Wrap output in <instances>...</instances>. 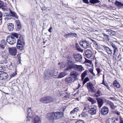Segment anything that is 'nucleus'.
Masks as SVG:
<instances>
[{
  "mask_svg": "<svg viewBox=\"0 0 123 123\" xmlns=\"http://www.w3.org/2000/svg\"><path fill=\"white\" fill-rule=\"evenodd\" d=\"M74 56L75 60L78 62H81L82 59V56L79 54H74Z\"/></svg>",
  "mask_w": 123,
  "mask_h": 123,
  "instance_id": "nucleus-10",
  "label": "nucleus"
},
{
  "mask_svg": "<svg viewBox=\"0 0 123 123\" xmlns=\"http://www.w3.org/2000/svg\"><path fill=\"white\" fill-rule=\"evenodd\" d=\"M7 27L9 31H12L14 28L13 25L12 23H9L7 24Z\"/></svg>",
  "mask_w": 123,
  "mask_h": 123,
  "instance_id": "nucleus-23",
  "label": "nucleus"
},
{
  "mask_svg": "<svg viewBox=\"0 0 123 123\" xmlns=\"http://www.w3.org/2000/svg\"><path fill=\"white\" fill-rule=\"evenodd\" d=\"M97 71V72L98 74H99L102 71V70H101L99 68H97L96 69Z\"/></svg>",
  "mask_w": 123,
  "mask_h": 123,
  "instance_id": "nucleus-46",
  "label": "nucleus"
},
{
  "mask_svg": "<svg viewBox=\"0 0 123 123\" xmlns=\"http://www.w3.org/2000/svg\"><path fill=\"white\" fill-rule=\"evenodd\" d=\"M83 2L86 4H88L89 3V2L88 1V0H82Z\"/></svg>",
  "mask_w": 123,
  "mask_h": 123,
  "instance_id": "nucleus-55",
  "label": "nucleus"
},
{
  "mask_svg": "<svg viewBox=\"0 0 123 123\" xmlns=\"http://www.w3.org/2000/svg\"><path fill=\"white\" fill-rule=\"evenodd\" d=\"M15 26H16L17 30L19 31L21 29V25L20 22L18 20H16L15 21Z\"/></svg>",
  "mask_w": 123,
  "mask_h": 123,
  "instance_id": "nucleus-11",
  "label": "nucleus"
},
{
  "mask_svg": "<svg viewBox=\"0 0 123 123\" xmlns=\"http://www.w3.org/2000/svg\"><path fill=\"white\" fill-rule=\"evenodd\" d=\"M70 76L75 80L77 76L79 75V73L75 71H72L71 72Z\"/></svg>",
  "mask_w": 123,
  "mask_h": 123,
  "instance_id": "nucleus-13",
  "label": "nucleus"
},
{
  "mask_svg": "<svg viewBox=\"0 0 123 123\" xmlns=\"http://www.w3.org/2000/svg\"><path fill=\"white\" fill-rule=\"evenodd\" d=\"M4 19L6 21L10 19H11V15L9 13H5L4 15Z\"/></svg>",
  "mask_w": 123,
  "mask_h": 123,
  "instance_id": "nucleus-28",
  "label": "nucleus"
},
{
  "mask_svg": "<svg viewBox=\"0 0 123 123\" xmlns=\"http://www.w3.org/2000/svg\"><path fill=\"white\" fill-rule=\"evenodd\" d=\"M87 70H86L82 74L81 76L82 80H83L85 76L87 75Z\"/></svg>",
  "mask_w": 123,
  "mask_h": 123,
  "instance_id": "nucleus-35",
  "label": "nucleus"
},
{
  "mask_svg": "<svg viewBox=\"0 0 123 123\" xmlns=\"http://www.w3.org/2000/svg\"><path fill=\"white\" fill-rule=\"evenodd\" d=\"M54 118L55 119H59L63 116L64 113L63 112H54Z\"/></svg>",
  "mask_w": 123,
  "mask_h": 123,
  "instance_id": "nucleus-7",
  "label": "nucleus"
},
{
  "mask_svg": "<svg viewBox=\"0 0 123 123\" xmlns=\"http://www.w3.org/2000/svg\"><path fill=\"white\" fill-rule=\"evenodd\" d=\"M89 113L87 111H83L81 114L82 117H85L86 118H88L90 117Z\"/></svg>",
  "mask_w": 123,
  "mask_h": 123,
  "instance_id": "nucleus-19",
  "label": "nucleus"
},
{
  "mask_svg": "<svg viewBox=\"0 0 123 123\" xmlns=\"http://www.w3.org/2000/svg\"><path fill=\"white\" fill-rule=\"evenodd\" d=\"M89 78L86 77L84 80L83 82V85H84L87 81H89Z\"/></svg>",
  "mask_w": 123,
  "mask_h": 123,
  "instance_id": "nucleus-43",
  "label": "nucleus"
},
{
  "mask_svg": "<svg viewBox=\"0 0 123 123\" xmlns=\"http://www.w3.org/2000/svg\"><path fill=\"white\" fill-rule=\"evenodd\" d=\"M106 32L107 33H108L109 35L110 36H112L115 35V32L112 30H106Z\"/></svg>",
  "mask_w": 123,
  "mask_h": 123,
  "instance_id": "nucleus-26",
  "label": "nucleus"
},
{
  "mask_svg": "<svg viewBox=\"0 0 123 123\" xmlns=\"http://www.w3.org/2000/svg\"><path fill=\"white\" fill-rule=\"evenodd\" d=\"M75 68H77L78 70L81 71L83 69V68L81 65H76L74 66Z\"/></svg>",
  "mask_w": 123,
  "mask_h": 123,
  "instance_id": "nucleus-32",
  "label": "nucleus"
},
{
  "mask_svg": "<svg viewBox=\"0 0 123 123\" xmlns=\"http://www.w3.org/2000/svg\"><path fill=\"white\" fill-rule=\"evenodd\" d=\"M114 86L117 88H119L120 87V84L116 80H115L113 83Z\"/></svg>",
  "mask_w": 123,
  "mask_h": 123,
  "instance_id": "nucleus-34",
  "label": "nucleus"
},
{
  "mask_svg": "<svg viewBox=\"0 0 123 123\" xmlns=\"http://www.w3.org/2000/svg\"><path fill=\"white\" fill-rule=\"evenodd\" d=\"M103 35L104 37V38L108 40V36L107 34H103Z\"/></svg>",
  "mask_w": 123,
  "mask_h": 123,
  "instance_id": "nucleus-45",
  "label": "nucleus"
},
{
  "mask_svg": "<svg viewBox=\"0 0 123 123\" xmlns=\"http://www.w3.org/2000/svg\"><path fill=\"white\" fill-rule=\"evenodd\" d=\"M68 70H64V71L61 73L58 76V78H62L68 74L67 71Z\"/></svg>",
  "mask_w": 123,
  "mask_h": 123,
  "instance_id": "nucleus-12",
  "label": "nucleus"
},
{
  "mask_svg": "<svg viewBox=\"0 0 123 123\" xmlns=\"http://www.w3.org/2000/svg\"><path fill=\"white\" fill-rule=\"evenodd\" d=\"M17 57L18 59L21 58L20 54H18L17 55Z\"/></svg>",
  "mask_w": 123,
  "mask_h": 123,
  "instance_id": "nucleus-63",
  "label": "nucleus"
},
{
  "mask_svg": "<svg viewBox=\"0 0 123 123\" xmlns=\"http://www.w3.org/2000/svg\"><path fill=\"white\" fill-rule=\"evenodd\" d=\"M88 100L89 101L91 102L92 104H94L96 103V100L91 98H88Z\"/></svg>",
  "mask_w": 123,
  "mask_h": 123,
  "instance_id": "nucleus-38",
  "label": "nucleus"
},
{
  "mask_svg": "<svg viewBox=\"0 0 123 123\" xmlns=\"http://www.w3.org/2000/svg\"><path fill=\"white\" fill-rule=\"evenodd\" d=\"M1 64H0V70H2L3 67H2V66L1 65Z\"/></svg>",
  "mask_w": 123,
  "mask_h": 123,
  "instance_id": "nucleus-61",
  "label": "nucleus"
},
{
  "mask_svg": "<svg viewBox=\"0 0 123 123\" xmlns=\"http://www.w3.org/2000/svg\"><path fill=\"white\" fill-rule=\"evenodd\" d=\"M87 87L89 91L92 92H94L95 90L94 88V87L93 85L90 82L87 83Z\"/></svg>",
  "mask_w": 123,
  "mask_h": 123,
  "instance_id": "nucleus-6",
  "label": "nucleus"
},
{
  "mask_svg": "<svg viewBox=\"0 0 123 123\" xmlns=\"http://www.w3.org/2000/svg\"><path fill=\"white\" fill-rule=\"evenodd\" d=\"M52 27H50L48 30L50 32H52Z\"/></svg>",
  "mask_w": 123,
  "mask_h": 123,
  "instance_id": "nucleus-57",
  "label": "nucleus"
},
{
  "mask_svg": "<svg viewBox=\"0 0 123 123\" xmlns=\"http://www.w3.org/2000/svg\"><path fill=\"white\" fill-rule=\"evenodd\" d=\"M40 101L42 103L47 104L46 97L41 98L40 99Z\"/></svg>",
  "mask_w": 123,
  "mask_h": 123,
  "instance_id": "nucleus-36",
  "label": "nucleus"
},
{
  "mask_svg": "<svg viewBox=\"0 0 123 123\" xmlns=\"http://www.w3.org/2000/svg\"><path fill=\"white\" fill-rule=\"evenodd\" d=\"M115 4L118 7L120 8H121L123 6V4L118 1H116Z\"/></svg>",
  "mask_w": 123,
  "mask_h": 123,
  "instance_id": "nucleus-30",
  "label": "nucleus"
},
{
  "mask_svg": "<svg viewBox=\"0 0 123 123\" xmlns=\"http://www.w3.org/2000/svg\"><path fill=\"white\" fill-rule=\"evenodd\" d=\"M9 13L11 15V16H12L16 18H18V16L17 15L16 13L14 12H13L10 9H9Z\"/></svg>",
  "mask_w": 123,
  "mask_h": 123,
  "instance_id": "nucleus-22",
  "label": "nucleus"
},
{
  "mask_svg": "<svg viewBox=\"0 0 123 123\" xmlns=\"http://www.w3.org/2000/svg\"><path fill=\"white\" fill-rule=\"evenodd\" d=\"M109 111V109L107 107L104 106L101 109V113L103 115H106L108 113Z\"/></svg>",
  "mask_w": 123,
  "mask_h": 123,
  "instance_id": "nucleus-9",
  "label": "nucleus"
},
{
  "mask_svg": "<svg viewBox=\"0 0 123 123\" xmlns=\"http://www.w3.org/2000/svg\"><path fill=\"white\" fill-rule=\"evenodd\" d=\"M7 42L10 44L12 45L15 44L16 42V39L15 37L12 36H8L6 38Z\"/></svg>",
  "mask_w": 123,
  "mask_h": 123,
  "instance_id": "nucleus-4",
  "label": "nucleus"
},
{
  "mask_svg": "<svg viewBox=\"0 0 123 123\" xmlns=\"http://www.w3.org/2000/svg\"><path fill=\"white\" fill-rule=\"evenodd\" d=\"M85 62L86 63H89L91 64L92 63V62L91 61L87 59H86V60Z\"/></svg>",
  "mask_w": 123,
  "mask_h": 123,
  "instance_id": "nucleus-48",
  "label": "nucleus"
},
{
  "mask_svg": "<svg viewBox=\"0 0 123 123\" xmlns=\"http://www.w3.org/2000/svg\"><path fill=\"white\" fill-rule=\"evenodd\" d=\"M33 123H41V121L39 117L36 116L35 117L33 121Z\"/></svg>",
  "mask_w": 123,
  "mask_h": 123,
  "instance_id": "nucleus-20",
  "label": "nucleus"
},
{
  "mask_svg": "<svg viewBox=\"0 0 123 123\" xmlns=\"http://www.w3.org/2000/svg\"><path fill=\"white\" fill-rule=\"evenodd\" d=\"M110 121H111L110 119L107 120L106 121V123H110Z\"/></svg>",
  "mask_w": 123,
  "mask_h": 123,
  "instance_id": "nucleus-58",
  "label": "nucleus"
},
{
  "mask_svg": "<svg viewBox=\"0 0 123 123\" xmlns=\"http://www.w3.org/2000/svg\"><path fill=\"white\" fill-rule=\"evenodd\" d=\"M9 65V67H10L11 66H12V63L11 62H10L8 63Z\"/></svg>",
  "mask_w": 123,
  "mask_h": 123,
  "instance_id": "nucleus-62",
  "label": "nucleus"
},
{
  "mask_svg": "<svg viewBox=\"0 0 123 123\" xmlns=\"http://www.w3.org/2000/svg\"><path fill=\"white\" fill-rule=\"evenodd\" d=\"M2 12L0 11V21H1V22L2 21Z\"/></svg>",
  "mask_w": 123,
  "mask_h": 123,
  "instance_id": "nucleus-52",
  "label": "nucleus"
},
{
  "mask_svg": "<svg viewBox=\"0 0 123 123\" xmlns=\"http://www.w3.org/2000/svg\"><path fill=\"white\" fill-rule=\"evenodd\" d=\"M98 106L99 108H100L102 106L103 103L101 101L98 100Z\"/></svg>",
  "mask_w": 123,
  "mask_h": 123,
  "instance_id": "nucleus-42",
  "label": "nucleus"
},
{
  "mask_svg": "<svg viewBox=\"0 0 123 123\" xmlns=\"http://www.w3.org/2000/svg\"><path fill=\"white\" fill-rule=\"evenodd\" d=\"M75 123H84L83 121L79 120L77 121Z\"/></svg>",
  "mask_w": 123,
  "mask_h": 123,
  "instance_id": "nucleus-51",
  "label": "nucleus"
},
{
  "mask_svg": "<svg viewBox=\"0 0 123 123\" xmlns=\"http://www.w3.org/2000/svg\"><path fill=\"white\" fill-rule=\"evenodd\" d=\"M66 65H67V66H68V65L66 63L65 64V65H64L63 64H62L60 66L61 68L62 69V68H64L66 69L65 70H67V68H66V67H65Z\"/></svg>",
  "mask_w": 123,
  "mask_h": 123,
  "instance_id": "nucleus-44",
  "label": "nucleus"
},
{
  "mask_svg": "<svg viewBox=\"0 0 123 123\" xmlns=\"http://www.w3.org/2000/svg\"><path fill=\"white\" fill-rule=\"evenodd\" d=\"M118 120V118H115L110 119L112 123H117L119 122Z\"/></svg>",
  "mask_w": 123,
  "mask_h": 123,
  "instance_id": "nucleus-33",
  "label": "nucleus"
},
{
  "mask_svg": "<svg viewBox=\"0 0 123 123\" xmlns=\"http://www.w3.org/2000/svg\"><path fill=\"white\" fill-rule=\"evenodd\" d=\"M55 70H48L46 71L44 74V77L45 79H48L55 74Z\"/></svg>",
  "mask_w": 123,
  "mask_h": 123,
  "instance_id": "nucleus-1",
  "label": "nucleus"
},
{
  "mask_svg": "<svg viewBox=\"0 0 123 123\" xmlns=\"http://www.w3.org/2000/svg\"><path fill=\"white\" fill-rule=\"evenodd\" d=\"M100 1L98 0H90V2L92 4H95L96 3H98Z\"/></svg>",
  "mask_w": 123,
  "mask_h": 123,
  "instance_id": "nucleus-40",
  "label": "nucleus"
},
{
  "mask_svg": "<svg viewBox=\"0 0 123 123\" xmlns=\"http://www.w3.org/2000/svg\"><path fill=\"white\" fill-rule=\"evenodd\" d=\"M79 108L78 107H77L74 108L73 110L75 112L79 110Z\"/></svg>",
  "mask_w": 123,
  "mask_h": 123,
  "instance_id": "nucleus-49",
  "label": "nucleus"
},
{
  "mask_svg": "<svg viewBox=\"0 0 123 123\" xmlns=\"http://www.w3.org/2000/svg\"><path fill=\"white\" fill-rule=\"evenodd\" d=\"M89 71L94 76H95V74L94 73L92 69H90L89 70Z\"/></svg>",
  "mask_w": 123,
  "mask_h": 123,
  "instance_id": "nucleus-53",
  "label": "nucleus"
},
{
  "mask_svg": "<svg viewBox=\"0 0 123 123\" xmlns=\"http://www.w3.org/2000/svg\"><path fill=\"white\" fill-rule=\"evenodd\" d=\"M119 123H123V118L121 117H119Z\"/></svg>",
  "mask_w": 123,
  "mask_h": 123,
  "instance_id": "nucleus-47",
  "label": "nucleus"
},
{
  "mask_svg": "<svg viewBox=\"0 0 123 123\" xmlns=\"http://www.w3.org/2000/svg\"><path fill=\"white\" fill-rule=\"evenodd\" d=\"M10 36H12V37H15L17 38H18L19 37L18 34L17 33L14 32L12 33H11V35H10Z\"/></svg>",
  "mask_w": 123,
  "mask_h": 123,
  "instance_id": "nucleus-37",
  "label": "nucleus"
},
{
  "mask_svg": "<svg viewBox=\"0 0 123 123\" xmlns=\"http://www.w3.org/2000/svg\"><path fill=\"white\" fill-rule=\"evenodd\" d=\"M46 117L50 120L55 119L54 112L47 113L46 115Z\"/></svg>",
  "mask_w": 123,
  "mask_h": 123,
  "instance_id": "nucleus-14",
  "label": "nucleus"
},
{
  "mask_svg": "<svg viewBox=\"0 0 123 123\" xmlns=\"http://www.w3.org/2000/svg\"><path fill=\"white\" fill-rule=\"evenodd\" d=\"M80 46L84 48H87L90 47V45L88 42L85 40H82L80 42Z\"/></svg>",
  "mask_w": 123,
  "mask_h": 123,
  "instance_id": "nucleus-3",
  "label": "nucleus"
},
{
  "mask_svg": "<svg viewBox=\"0 0 123 123\" xmlns=\"http://www.w3.org/2000/svg\"><path fill=\"white\" fill-rule=\"evenodd\" d=\"M104 49L109 54H110L112 53V50L107 47H105Z\"/></svg>",
  "mask_w": 123,
  "mask_h": 123,
  "instance_id": "nucleus-25",
  "label": "nucleus"
},
{
  "mask_svg": "<svg viewBox=\"0 0 123 123\" xmlns=\"http://www.w3.org/2000/svg\"><path fill=\"white\" fill-rule=\"evenodd\" d=\"M65 107L64 106V107L61 108L60 109V110L63 111L65 110Z\"/></svg>",
  "mask_w": 123,
  "mask_h": 123,
  "instance_id": "nucleus-54",
  "label": "nucleus"
},
{
  "mask_svg": "<svg viewBox=\"0 0 123 123\" xmlns=\"http://www.w3.org/2000/svg\"><path fill=\"white\" fill-rule=\"evenodd\" d=\"M65 82L67 83H69L71 82H74L75 80L70 76L67 77L64 80Z\"/></svg>",
  "mask_w": 123,
  "mask_h": 123,
  "instance_id": "nucleus-15",
  "label": "nucleus"
},
{
  "mask_svg": "<svg viewBox=\"0 0 123 123\" xmlns=\"http://www.w3.org/2000/svg\"><path fill=\"white\" fill-rule=\"evenodd\" d=\"M0 8H1L4 11L5 9V5L3 2L0 0Z\"/></svg>",
  "mask_w": 123,
  "mask_h": 123,
  "instance_id": "nucleus-31",
  "label": "nucleus"
},
{
  "mask_svg": "<svg viewBox=\"0 0 123 123\" xmlns=\"http://www.w3.org/2000/svg\"><path fill=\"white\" fill-rule=\"evenodd\" d=\"M93 43L95 45H97V43L95 41H93Z\"/></svg>",
  "mask_w": 123,
  "mask_h": 123,
  "instance_id": "nucleus-64",
  "label": "nucleus"
},
{
  "mask_svg": "<svg viewBox=\"0 0 123 123\" xmlns=\"http://www.w3.org/2000/svg\"><path fill=\"white\" fill-rule=\"evenodd\" d=\"M108 104L110 106L111 108L112 109L114 110L115 109L116 107V106L111 102H109Z\"/></svg>",
  "mask_w": 123,
  "mask_h": 123,
  "instance_id": "nucleus-29",
  "label": "nucleus"
},
{
  "mask_svg": "<svg viewBox=\"0 0 123 123\" xmlns=\"http://www.w3.org/2000/svg\"><path fill=\"white\" fill-rule=\"evenodd\" d=\"M6 45V41L4 40H2L1 41V43H0V48L4 49Z\"/></svg>",
  "mask_w": 123,
  "mask_h": 123,
  "instance_id": "nucleus-24",
  "label": "nucleus"
},
{
  "mask_svg": "<svg viewBox=\"0 0 123 123\" xmlns=\"http://www.w3.org/2000/svg\"><path fill=\"white\" fill-rule=\"evenodd\" d=\"M1 56L3 59H6V56L5 55H2Z\"/></svg>",
  "mask_w": 123,
  "mask_h": 123,
  "instance_id": "nucleus-59",
  "label": "nucleus"
},
{
  "mask_svg": "<svg viewBox=\"0 0 123 123\" xmlns=\"http://www.w3.org/2000/svg\"><path fill=\"white\" fill-rule=\"evenodd\" d=\"M9 52L10 54L12 56L16 55L17 50L15 47H12L9 48Z\"/></svg>",
  "mask_w": 123,
  "mask_h": 123,
  "instance_id": "nucleus-8",
  "label": "nucleus"
},
{
  "mask_svg": "<svg viewBox=\"0 0 123 123\" xmlns=\"http://www.w3.org/2000/svg\"><path fill=\"white\" fill-rule=\"evenodd\" d=\"M31 108H29L27 110V121H30L31 120Z\"/></svg>",
  "mask_w": 123,
  "mask_h": 123,
  "instance_id": "nucleus-16",
  "label": "nucleus"
},
{
  "mask_svg": "<svg viewBox=\"0 0 123 123\" xmlns=\"http://www.w3.org/2000/svg\"><path fill=\"white\" fill-rule=\"evenodd\" d=\"M67 60L68 61L66 64L68 66L66 65L65 67L67 70H69L72 69L73 68V62H72V60L71 57L69 56L68 57Z\"/></svg>",
  "mask_w": 123,
  "mask_h": 123,
  "instance_id": "nucleus-2",
  "label": "nucleus"
},
{
  "mask_svg": "<svg viewBox=\"0 0 123 123\" xmlns=\"http://www.w3.org/2000/svg\"><path fill=\"white\" fill-rule=\"evenodd\" d=\"M104 75L103 76V82H102V84H103L104 85H105L107 88L108 89H109V88H110V87L109 86H108L107 84V83H105L104 82Z\"/></svg>",
  "mask_w": 123,
  "mask_h": 123,
  "instance_id": "nucleus-41",
  "label": "nucleus"
},
{
  "mask_svg": "<svg viewBox=\"0 0 123 123\" xmlns=\"http://www.w3.org/2000/svg\"><path fill=\"white\" fill-rule=\"evenodd\" d=\"M16 75V73L14 72L11 75L12 77H14Z\"/></svg>",
  "mask_w": 123,
  "mask_h": 123,
  "instance_id": "nucleus-56",
  "label": "nucleus"
},
{
  "mask_svg": "<svg viewBox=\"0 0 123 123\" xmlns=\"http://www.w3.org/2000/svg\"><path fill=\"white\" fill-rule=\"evenodd\" d=\"M25 44V41L23 39H18L17 42L16 47L18 49H22L23 48V45Z\"/></svg>",
  "mask_w": 123,
  "mask_h": 123,
  "instance_id": "nucleus-5",
  "label": "nucleus"
},
{
  "mask_svg": "<svg viewBox=\"0 0 123 123\" xmlns=\"http://www.w3.org/2000/svg\"><path fill=\"white\" fill-rule=\"evenodd\" d=\"M46 101L47 104L50 103L52 102L53 101V98L51 97L47 96L46 97Z\"/></svg>",
  "mask_w": 123,
  "mask_h": 123,
  "instance_id": "nucleus-27",
  "label": "nucleus"
},
{
  "mask_svg": "<svg viewBox=\"0 0 123 123\" xmlns=\"http://www.w3.org/2000/svg\"><path fill=\"white\" fill-rule=\"evenodd\" d=\"M96 108H90L89 111V114H91V115L96 114Z\"/></svg>",
  "mask_w": 123,
  "mask_h": 123,
  "instance_id": "nucleus-21",
  "label": "nucleus"
},
{
  "mask_svg": "<svg viewBox=\"0 0 123 123\" xmlns=\"http://www.w3.org/2000/svg\"><path fill=\"white\" fill-rule=\"evenodd\" d=\"M85 54L87 58H90L91 57L92 55V52L89 49H87L86 50Z\"/></svg>",
  "mask_w": 123,
  "mask_h": 123,
  "instance_id": "nucleus-17",
  "label": "nucleus"
},
{
  "mask_svg": "<svg viewBox=\"0 0 123 123\" xmlns=\"http://www.w3.org/2000/svg\"><path fill=\"white\" fill-rule=\"evenodd\" d=\"M75 112H74V110H73V111H71V112H70V114L71 115H73V114H74V113Z\"/></svg>",
  "mask_w": 123,
  "mask_h": 123,
  "instance_id": "nucleus-60",
  "label": "nucleus"
},
{
  "mask_svg": "<svg viewBox=\"0 0 123 123\" xmlns=\"http://www.w3.org/2000/svg\"><path fill=\"white\" fill-rule=\"evenodd\" d=\"M111 45L114 49L113 54L115 55L116 51L118 49V47L116 44L113 43H111Z\"/></svg>",
  "mask_w": 123,
  "mask_h": 123,
  "instance_id": "nucleus-18",
  "label": "nucleus"
},
{
  "mask_svg": "<svg viewBox=\"0 0 123 123\" xmlns=\"http://www.w3.org/2000/svg\"><path fill=\"white\" fill-rule=\"evenodd\" d=\"M2 75H4V76H5L6 77V78H7L8 77V76L7 75V73H6L4 72L2 73Z\"/></svg>",
  "mask_w": 123,
  "mask_h": 123,
  "instance_id": "nucleus-50",
  "label": "nucleus"
},
{
  "mask_svg": "<svg viewBox=\"0 0 123 123\" xmlns=\"http://www.w3.org/2000/svg\"><path fill=\"white\" fill-rule=\"evenodd\" d=\"M101 91L99 90L95 92V97H98L100 96L101 95Z\"/></svg>",
  "mask_w": 123,
  "mask_h": 123,
  "instance_id": "nucleus-39",
  "label": "nucleus"
}]
</instances>
